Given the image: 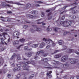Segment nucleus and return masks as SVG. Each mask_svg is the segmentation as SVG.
Returning <instances> with one entry per match:
<instances>
[{"instance_id": "obj_1", "label": "nucleus", "mask_w": 79, "mask_h": 79, "mask_svg": "<svg viewBox=\"0 0 79 79\" xmlns=\"http://www.w3.org/2000/svg\"><path fill=\"white\" fill-rule=\"evenodd\" d=\"M16 65L17 66V67H15L13 70V71L14 72L16 71H19L20 70L21 66V65L20 64H16Z\"/></svg>"}, {"instance_id": "obj_18", "label": "nucleus", "mask_w": 79, "mask_h": 79, "mask_svg": "<svg viewBox=\"0 0 79 79\" xmlns=\"http://www.w3.org/2000/svg\"><path fill=\"white\" fill-rule=\"evenodd\" d=\"M51 40H48L46 41V42L47 44H49L50 42H51Z\"/></svg>"}, {"instance_id": "obj_11", "label": "nucleus", "mask_w": 79, "mask_h": 79, "mask_svg": "<svg viewBox=\"0 0 79 79\" xmlns=\"http://www.w3.org/2000/svg\"><path fill=\"white\" fill-rule=\"evenodd\" d=\"M45 44L44 42L41 43L40 44V48H44V46H45Z\"/></svg>"}, {"instance_id": "obj_22", "label": "nucleus", "mask_w": 79, "mask_h": 79, "mask_svg": "<svg viewBox=\"0 0 79 79\" xmlns=\"http://www.w3.org/2000/svg\"><path fill=\"white\" fill-rule=\"evenodd\" d=\"M3 72H4V73H6V72L5 70L3 69H0V74H2V73H3Z\"/></svg>"}, {"instance_id": "obj_28", "label": "nucleus", "mask_w": 79, "mask_h": 79, "mask_svg": "<svg viewBox=\"0 0 79 79\" xmlns=\"http://www.w3.org/2000/svg\"><path fill=\"white\" fill-rule=\"evenodd\" d=\"M34 58L35 60H38V59H39V58L37 56H34Z\"/></svg>"}, {"instance_id": "obj_15", "label": "nucleus", "mask_w": 79, "mask_h": 79, "mask_svg": "<svg viewBox=\"0 0 79 79\" xmlns=\"http://www.w3.org/2000/svg\"><path fill=\"white\" fill-rule=\"evenodd\" d=\"M74 50L73 49H69L67 50V52L68 53H71V52H73Z\"/></svg>"}, {"instance_id": "obj_56", "label": "nucleus", "mask_w": 79, "mask_h": 79, "mask_svg": "<svg viewBox=\"0 0 79 79\" xmlns=\"http://www.w3.org/2000/svg\"><path fill=\"white\" fill-rule=\"evenodd\" d=\"M70 32L69 31H66L64 33V34H68Z\"/></svg>"}, {"instance_id": "obj_3", "label": "nucleus", "mask_w": 79, "mask_h": 79, "mask_svg": "<svg viewBox=\"0 0 79 79\" xmlns=\"http://www.w3.org/2000/svg\"><path fill=\"white\" fill-rule=\"evenodd\" d=\"M2 8H6L7 7V6L9 8L11 7V6L9 4H6V3L5 2H2Z\"/></svg>"}, {"instance_id": "obj_54", "label": "nucleus", "mask_w": 79, "mask_h": 79, "mask_svg": "<svg viewBox=\"0 0 79 79\" xmlns=\"http://www.w3.org/2000/svg\"><path fill=\"white\" fill-rule=\"evenodd\" d=\"M75 53H76V54H77L78 55H79V52H77V51H75Z\"/></svg>"}, {"instance_id": "obj_6", "label": "nucleus", "mask_w": 79, "mask_h": 79, "mask_svg": "<svg viewBox=\"0 0 79 79\" xmlns=\"http://www.w3.org/2000/svg\"><path fill=\"white\" fill-rule=\"evenodd\" d=\"M35 31H36L37 32H40L42 31V29L37 27V26H35Z\"/></svg>"}, {"instance_id": "obj_14", "label": "nucleus", "mask_w": 79, "mask_h": 79, "mask_svg": "<svg viewBox=\"0 0 79 79\" xmlns=\"http://www.w3.org/2000/svg\"><path fill=\"white\" fill-rule=\"evenodd\" d=\"M61 56L60 54H57L54 56V58H60V57H61Z\"/></svg>"}, {"instance_id": "obj_62", "label": "nucleus", "mask_w": 79, "mask_h": 79, "mask_svg": "<svg viewBox=\"0 0 79 79\" xmlns=\"http://www.w3.org/2000/svg\"><path fill=\"white\" fill-rule=\"evenodd\" d=\"M7 21H11V19H7Z\"/></svg>"}, {"instance_id": "obj_47", "label": "nucleus", "mask_w": 79, "mask_h": 79, "mask_svg": "<svg viewBox=\"0 0 79 79\" xmlns=\"http://www.w3.org/2000/svg\"><path fill=\"white\" fill-rule=\"evenodd\" d=\"M66 64H63L61 66L63 68H65V67H66Z\"/></svg>"}, {"instance_id": "obj_8", "label": "nucleus", "mask_w": 79, "mask_h": 79, "mask_svg": "<svg viewBox=\"0 0 79 79\" xmlns=\"http://www.w3.org/2000/svg\"><path fill=\"white\" fill-rule=\"evenodd\" d=\"M32 53L34 54V52H32L31 53V52H26L25 53V54H26V55H27V56L28 57H31V55H32Z\"/></svg>"}, {"instance_id": "obj_2", "label": "nucleus", "mask_w": 79, "mask_h": 79, "mask_svg": "<svg viewBox=\"0 0 79 79\" xmlns=\"http://www.w3.org/2000/svg\"><path fill=\"white\" fill-rule=\"evenodd\" d=\"M68 59V56L65 55L63 56L61 58V61L62 62H65Z\"/></svg>"}, {"instance_id": "obj_46", "label": "nucleus", "mask_w": 79, "mask_h": 79, "mask_svg": "<svg viewBox=\"0 0 79 79\" xmlns=\"http://www.w3.org/2000/svg\"><path fill=\"white\" fill-rule=\"evenodd\" d=\"M67 48L66 47V46H63V50H66V49Z\"/></svg>"}, {"instance_id": "obj_42", "label": "nucleus", "mask_w": 79, "mask_h": 79, "mask_svg": "<svg viewBox=\"0 0 79 79\" xmlns=\"http://www.w3.org/2000/svg\"><path fill=\"white\" fill-rule=\"evenodd\" d=\"M27 17H29L30 18H32V16L31 15H27Z\"/></svg>"}, {"instance_id": "obj_34", "label": "nucleus", "mask_w": 79, "mask_h": 79, "mask_svg": "<svg viewBox=\"0 0 79 79\" xmlns=\"http://www.w3.org/2000/svg\"><path fill=\"white\" fill-rule=\"evenodd\" d=\"M6 2H7V3H10V4H13V2H11V1H7Z\"/></svg>"}, {"instance_id": "obj_52", "label": "nucleus", "mask_w": 79, "mask_h": 79, "mask_svg": "<svg viewBox=\"0 0 79 79\" xmlns=\"http://www.w3.org/2000/svg\"><path fill=\"white\" fill-rule=\"evenodd\" d=\"M26 63H27V64H31V62L29 61H27Z\"/></svg>"}, {"instance_id": "obj_4", "label": "nucleus", "mask_w": 79, "mask_h": 79, "mask_svg": "<svg viewBox=\"0 0 79 79\" xmlns=\"http://www.w3.org/2000/svg\"><path fill=\"white\" fill-rule=\"evenodd\" d=\"M29 68H30V66H29L26 64L23 65V70L29 71Z\"/></svg>"}, {"instance_id": "obj_61", "label": "nucleus", "mask_w": 79, "mask_h": 79, "mask_svg": "<svg viewBox=\"0 0 79 79\" xmlns=\"http://www.w3.org/2000/svg\"><path fill=\"white\" fill-rule=\"evenodd\" d=\"M37 3H43V2H42L41 1H38L37 2Z\"/></svg>"}, {"instance_id": "obj_51", "label": "nucleus", "mask_w": 79, "mask_h": 79, "mask_svg": "<svg viewBox=\"0 0 79 79\" xmlns=\"http://www.w3.org/2000/svg\"><path fill=\"white\" fill-rule=\"evenodd\" d=\"M35 15H37V14H38V11L36 10H35Z\"/></svg>"}, {"instance_id": "obj_48", "label": "nucleus", "mask_w": 79, "mask_h": 79, "mask_svg": "<svg viewBox=\"0 0 79 79\" xmlns=\"http://www.w3.org/2000/svg\"><path fill=\"white\" fill-rule=\"evenodd\" d=\"M17 59L19 60H21V58H20V56H18Z\"/></svg>"}, {"instance_id": "obj_41", "label": "nucleus", "mask_w": 79, "mask_h": 79, "mask_svg": "<svg viewBox=\"0 0 79 79\" xmlns=\"http://www.w3.org/2000/svg\"><path fill=\"white\" fill-rule=\"evenodd\" d=\"M29 48L27 46H25L24 47V50H27Z\"/></svg>"}, {"instance_id": "obj_35", "label": "nucleus", "mask_w": 79, "mask_h": 79, "mask_svg": "<svg viewBox=\"0 0 79 79\" xmlns=\"http://www.w3.org/2000/svg\"><path fill=\"white\" fill-rule=\"evenodd\" d=\"M48 55V54H43L42 56H47V55Z\"/></svg>"}, {"instance_id": "obj_58", "label": "nucleus", "mask_w": 79, "mask_h": 79, "mask_svg": "<svg viewBox=\"0 0 79 79\" xmlns=\"http://www.w3.org/2000/svg\"><path fill=\"white\" fill-rule=\"evenodd\" d=\"M74 61L75 62V63H77V62H78V60H75Z\"/></svg>"}, {"instance_id": "obj_29", "label": "nucleus", "mask_w": 79, "mask_h": 79, "mask_svg": "<svg viewBox=\"0 0 79 79\" xmlns=\"http://www.w3.org/2000/svg\"><path fill=\"white\" fill-rule=\"evenodd\" d=\"M20 77H21V75H20V74H18L17 77H16V79H19Z\"/></svg>"}, {"instance_id": "obj_27", "label": "nucleus", "mask_w": 79, "mask_h": 79, "mask_svg": "<svg viewBox=\"0 0 79 79\" xmlns=\"http://www.w3.org/2000/svg\"><path fill=\"white\" fill-rule=\"evenodd\" d=\"M49 27H50L49 26H48V28L47 29V31H52V28H49Z\"/></svg>"}, {"instance_id": "obj_53", "label": "nucleus", "mask_w": 79, "mask_h": 79, "mask_svg": "<svg viewBox=\"0 0 79 79\" xmlns=\"http://www.w3.org/2000/svg\"><path fill=\"white\" fill-rule=\"evenodd\" d=\"M68 6H66L64 7V8H63V10H65V9L66 8V7H68Z\"/></svg>"}, {"instance_id": "obj_23", "label": "nucleus", "mask_w": 79, "mask_h": 79, "mask_svg": "<svg viewBox=\"0 0 79 79\" xmlns=\"http://www.w3.org/2000/svg\"><path fill=\"white\" fill-rule=\"evenodd\" d=\"M69 16L71 18H73V19H75V18H76V16L73 15H70Z\"/></svg>"}, {"instance_id": "obj_59", "label": "nucleus", "mask_w": 79, "mask_h": 79, "mask_svg": "<svg viewBox=\"0 0 79 79\" xmlns=\"http://www.w3.org/2000/svg\"><path fill=\"white\" fill-rule=\"evenodd\" d=\"M32 44V42H28V43L27 44V45H30V44Z\"/></svg>"}, {"instance_id": "obj_39", "label": "nucleus", "mask_w": 79, "mask_h": 79, "mask_svg": "<svg viewBox=\"0 0 79 79\" xmlns=\"http://www.w3.org/2000/svg\"><path fill=\"white\" fill-rule=\"evenodd\" d=\"M24 45L23 44H22L20 45L18 47H17V49H19V48H21V47H22Z\"/></svg>"}, {"instance_id": "obj_16", "label": "nucleus", "mask_w": 79, "mask_h": 79, "mask_svg": "<svg viewBox=\"0 0 79 79\" xmlns=\"http://www.w3.org/2000/svg\"><path fill=\"white\" fill-rule=\"evenodd\" d=\"M38 47V44H34L32 45V47L33 48H36Z\"/></svg>"}, {"instance_id": "obj_57", "label": "nucleus", "mask_w": 79, "mask_h": 79, "mask_svg": "<svg viewBox=\"0 0 79 79\" xmlns=\"http://www.w3.org/2000/svg\"><path fill=\"white\" fill-rule=\"evenodd\" d=\"M11 67H15V64L13 63L12 65H11Z\"/></svg>"}, {"instance_id": "obj_17", "label": "nucleus", "mask_w": 79, "mask_h": 79, "mask_svg": "<svg viewBox=\"0 0 79 79\" xmlns=\"http://www.w3.org/2000/svg\"><path fill=\"white\" fill-rule=\"evenodd\" d=\"M41 60L42 61H48V59H47V58H44L42 59Z\"/></svg>"}, {"instance_id": "obj_50", "label": "nucleus", "mask_w": 79, "mask_h": 79, "mask_svg": "<svg viewBox=\"0 0 79 79\" xmlns=\"http://www.w3.org/2000/svg\"><path fill=\"white\" fill-rule=\"evenodd\" d=\"M60 50H55V53H57V52H59Z\"/></svg>"}, {"instance_id": "obj_37", "label": "nucleus", "mask_w": 79, "mask_h": 79, "mask_svg": "<svg viewBox=\"0 0 79 79\" xmlns=\"http://www.w3.org/2000/svg\"><path fill=\"white\" fill-rule=\"evenodd\" d=\"M31 14H33V15H35V10H33L31 12Z\"/></svg>"}, {"instance_id": "obj_64", "label": "nucleus", "mask_w": 79, "mask_h": 79, "mask_svg": "<svg viewBox=\"0 0 79 79\" xmlns=\"http://www.w3.org/2000/svg\"><path fill=\"white\" fill-rule=\"evenodd\" d=\"M64 15H63L62 17V19H64Z\"/></svg>"}, {"instance_id": "obj_19", "label": "nucleus", "mask_w": 79, "mask_h": 79, "mask_svg": "<svg viewBox=\"0 0 79 79\" xmlns=\"http://www.w3.org/2000/svg\"><path fill=\"white\" fill-rule=\"evenodd\" d=\"M2 35L3 37L6 39V38H5V35H7V33H2Z\"/></svg>"}, {"instance_id": "obj_33", "label": "nucleus", "mask_w": 79, "mask_h": 79, "mask_svg": "<svg viewBox=\"0 0 79 79\" xmlns=\"http://www.w3.org/2000/svg\"><path fill=\"white\" fill-rule=\"evenodd\" d=\"M31 63L32 64H33V65H34V64H35V61H33V60L32 61H31Z\"/></svg>"}, {"instance_id": "obj_21", "label": "nucleus", "mask_w": 79, "mask_h": 79, "mask_svg": "<svg viewBox=\"0 0 79 79\" xmlns=\"http://www.w3.org/2000/svg\"><path fill=\"white\" fill-rule=\"evenodd\" d=\"M34 77V75L32 74L29 77V79H31L33 78V77Z\"/></svg>"}, {"instance_id": "obj_30", "label": "nucleus", "mask_w": 79, "mask_h": 79, "mask_svg": "<svg viewBox=\"0 0 79 79\" xmlns=\"http://www.w3.org/2000/svg\"><path fill=\"white\" fill-rule=\"evenodd\" d=\"M31 6V4H28L26 5V7L27 8H30V6Z\"/></svg>"}, {"instance_id": "obj_9", "label": "nucleus", "mask_w": 79, "mask_h": 79, "mask_svg": "<svg viewBox=\"0 0 79 79\" xmlns=\"http://www.w3.org/2000/svg\"><path fill=\"white\" fill-rule=\"evenodd\" d=\"M52 73V71H49L48 73H47V76H49V78H51L52 77V75L50 74Z\"/></svg>"}, {"instance_id": "obj_32", "label": "nucleus", "mask_w": 79, "mask_h": 79, "mask_svg": "<svg viewBox=\"0 0 79 79\" xmlns=\"http://www.w3.org/2000/svg\"><path fill=\"white\" fill-rule=\"evenodd\" d=\"M72 12L73 13H77V10H73L72 11Z\"/></svg>"}, {"instance_id": "obj_24", "label": "nucleus", "mask_w": 79, "mask_h": 79, "mask_svg": "<svg viewBox=\"0 0 79 79\" xmlns=\"http://www.w3.org/2000/svg\"><path fill=\"white\" fill-rule=\"evenodd\" d=\"M20 41L21 42H22V43H23V42H24V41H25V40L24 39H22L20 40Z\"/></svg>"}, {"instance_id": "obj_36", "label": "nucleus", "mask_w": 79, "mask_h": 79, "mask_svg": "<svg viewBox=\"0 0 79 79\" xmlns=\"http://www.w3.org/2000/svg\"><path fill=\"white\" fill-rule=\"evenodd\" d=\"M71 64H74V63H76V62H75L74 60L71 62Z\"/></svg>"}, {"instance_id": "obj_31", "label": "nucleus", "mask_w": 79, "mask_h": 79, "mask_svg": "<svg viewBox=\"0 0 79 79\" xmlns=\"http://www.w3.org/2000/svg\"><path fill=\"white\" fill-rule=\"evenodd\" d=\"M41 15L42 17H44L45 16V14L43 12H42L41 13Z\"/></svg>"}, {"instance_id": "obj_12", "label": "nucleus", "mask_w": 79, "mask_h": 79, "mask_svg": "<svg viewBox=\"0 0 79 79\" xmlns=\"http://www.w3.org/2000/svg\"><path fill=\"white\" fill-rule=\"evenodd\" d=\"M67 23L68 24L70 25H71V24H72V22L70 20H68L67 21V22H65V23L66 24H67Z\"/></svg>"}, {"instance_id": "obj_5", "label": "nucleus", "mask_w": 79, "mask_h": 79, "mask_svg": "<svg viewBox=\"0 0 79 79\" xmlns=\"http://www.w3.org/2000/svg\"><path fill=\"white\" fill-rule=\"evenodd\" d=\"M20 34V33L19 32H15L13 34V35L14 37H17V39H18L19 38V37H18V36Z\"/></svg>"}, {"instance_id": "obj_7", "label": "nucleus", "mask_w": 79, "mask_h": 79, "mask_svg": "<svg viewBox=\"0 0 79 79\" xmlns=\"http://www.w3.org/2000/svg\"><path fill=\"white\" fill-rule=\"evenodd\" d=\"M67 22V21H61V22H60V23L61 25H63V26H64L65 27H68V25H66V22Z\"/></svg>"}, {"instance_id": "obj_10", "label": "nucleus", "mask_w": 79, "mask_h": 79, "mask_svg": "<svg viewBox=\"0 0 79 79\" xmlns=\"http://www.w3.org/2000/svg\"><path fill=\"white\" fill-rule=\"evenodd\" d=\"M44 52V50H41V51H39L36 52V54L37 55H39V54H40V53H43Z\"/></svg>"}, {"instance_id": "obj_44", "label": "nucleus", "mask_w": 79, "mask_h": 79, "mask_svg": "<svg viewBox=\"0 0 79 79\" xmlns=\"http://www.w3.org/2000/svg\"><path fill=\"white\" fill-rule=\"evenodd\" d=\"M22 59L23 60H26V61L28 60V59H26V58H24V57H22Z\"/></svg>"}, {"instance_id": "obj_25", "label": "nucleus", "mask_w": 79, "mask_h": 79, "mask_svg": "<svg viewBox=\"0 0 79 79\" xmlns=\"http://www.w3.org/2000/svg\"><path fill=\"white\" fill-rule=\"evenodd\" d=\"M51 43H52V46L53 47H55V46L56 45V44L55 43H54V42H53V41L52 40H51Z\"/></svg>"}, {"instance_id": "obj_20", "label": "nucleus", "mask_w": 79, "mask_h": 79, "mask_svg": "<svg viewBox=\"0 0 79 79\" xmlns=\"http://www.w3.org/2000/svg\"><path fill=\"white\" fill-rule=\"evenodd\" d=\"M63 43V41L62 40H60L59 41V45H62Z\"/></svg>"}, {"instance_id": "obj_60", "label": "nucleus", "mask_w": 79, "mask_h": 79, "mask_svg": "<svg viewBox=\"0 0 79 79\" xmlns=\"http://www.w3.org/2000/svg\"><path fill=\"white\" fill-rule=\"evenodd\" d=\"M52 16H50L49 17H48V19L49 20H50V19H52Z\"/></svg>"}, {"instance_id": "obj_26", "label": "nucleus", "mask_w": 79, "mask_h": 79, "mask_svg": "<svg viewBox=\"0 0 79 79\" xmlns=\"http://www.w3.org/2000/svg\"><path fill=\"white\" fill-rule=\"evenodd\" d=\"M15 54H14L12 56V57L10 58V60H13V58H15Z\"/></svg>"}, {"instance_id": "obj_49", "label": "nucleus", "mask_w": 79, "mask_h": 79, "mask_svg": "<svg viewBox=\"0 0 79 79\" xmlns=\"http://www.w3.org/2000/svg\"><path fill=\"white\" fill-rule=\"evenodd\" d=\"M34 27H35V26H34ZM35 28V27H34V29ZM35 30H31V32H32V33L34 32H35Z\"/></svg>"}, {"instance_id": "obj_45", "label": "nucleus", "mask_w": 79, "mask_h": 79, "mask_svg": "<svg viewBox=\"0 0 79 79\" xmlns=\"http://www.w3.org/2000/svg\"><path fill=\"white\" fill-rule=\"evenodd\" d=\"M28 27V26L27 25H24L23 26V28H24L25 29H27V28Z\"/></svg>"}, {"instance_id": "obj_55", "label": "nucleus", "mask_w": 79, "mask_h": 79, "mask_svg": "<svg viewBox=\"0 0 79 79\" xmlns=\"http://www.w3.org/2000/svg\"><path fill=\"white\" fill-rule=\"evenodd\" d=\"M50 47V45H48L46 46V48H49Z\"/></svg>"}, {"instance_id": "obj_38", "label": "nucleus", "mask_w": 79, "mask_h": 79, "mask_svg": "<svg viewBox=\"0 0 79 79\" xmlns=\"http://www.w3.org/2000/svg\"><path fill=\"white\" fill-rule=\"evenodd\" d=\"M45 64H46V66H50V64L47 62H45Z\"/></svg>"}, {"instance_id": "obj_43", "label": "nucleus", "mask_w": 79, "mask_h": 79, "mask_svg": "<svg viewBox=\"0 0 79 79\" xmlns=\"http://www.w3.org/2000/svg\"><path fill=\"white\" fill-rule=\"evenodd\" d=\"M53 61H54L55 62V63H56V64H60V62L58 61H56L55 60H54Z\"/></svg>"}, {"instance_id": "obj_63", "label": "nucleus", "mask_w": 79, "mask_h": 79, "mask_svg": "<svg viewBox=\"0 0 79 79\" xmlns=\"http://www.w3.org/2000/svg\"><path fill=\"white\" fill-rule=\"evenodd\" d=\"M52 15V13L51 12H50L48 13V16H50V15Z\"/></svg>"}, {"instance_id": "obj_40", "label": "nucleus", "mask_w": 79, "mask_h": 79, "mask_svg": "<svg viewBox=\"0 0 79 79\" xmlns=\"http://www.w3.org/2000/svg\"><path fill=\"white\" fill-rule=\"evenodd\" d=\"M54 31L55 32H57V30H58V28H54Z\"/></svg>"}, {"instance_id": "obj_13", "label": "nucleus", "mask_w": 79, "mask_h": 79, "mask_svg": "<svg viewBox=\"0 0 79 79\" xmlns=\"http://www.w3.org/2000/svg\"><path fill=\"white\" fill-rule=\"evenodd\" d=\"M19 44V41L18 40H16L14 42H13V45H18V44Z\"/></svg>"}]
</instances>
